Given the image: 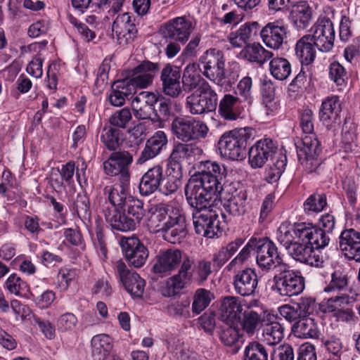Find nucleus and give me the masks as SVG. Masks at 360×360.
<instances>
[{
  "label": "nucleus",
  "instance_id": "obj_1",
  "mask_svg": "<svg viewBox=\"0 0 360 360\" xmlns=\"http://www.w3.org/2000/svg\"><path fill=\"white\" fill-rule=\"evenodd\" d=\"M200 171L191 176L185 186L188 203L200 207L208 200H215L219 195L229 193L231 186H226L227 169L214 161L201 162Z\"/></svg>",
  "mask_w": 360,
  "mask_h": 360
},
{
  "label": "nucleus",
  "instance_id": "obj_2",
  "mask_svg": "<svg viewBox=\"0 0 360 360\" xmlns=\"http://www.w3.org/2000/svg\"><path fill=\"white\" fill-rule=\"evenodd\" d=\"M212 274V264L205 259L194 262L190 257L185 255L178 273L169 278L166 281L167 294L170 297L175 295L186 284L194 283L198 285L203 284Z\"/></svg>",
  "mask_w": 360,
  "mask_h": 360
},
{
  "label": "nucleus",
  "instance_id": "obj_3",
  "mask_svg": "<svg viewBox=\"0 0 360 360\" xmlns=\"http://www.w3.org/2000/svg\"><path fill=\"white\" fill-rule=\"evenodd\" d=\"M313 112L310 109H304L300 115V127L304 136L300 146H297L298 160L308 173L316 172L320 165L318 158L321 148L320 142L314 133Z\"/></svg>",
  "mask_w": 360,
  "mask_h": 360
},
{
  "label": "nucleus",
  "instance_id": "obj_4",
  "mask_svg": "<svg viewBox=\"0 0 360 360\" xmlns=\"http://www.w3.org/2000/svg\"><path fill=\"white\" fill-rule=\"evenodd\" d=\"M265 271H272L274 284L271 289L281 296L292 297L301 293L304 289V279L298 272L290 269L279 253L274 257Z\"/></svg>",
  "mask_w": 360,
  "mask_h": 360
},
{
  "label": "nucleus",
  "instance_id": "obj_5",
  "mask_svg": "<svg viewBox=\"0 0 360 360\" xmlns=\"http://www.w3.org/2000/svg\"><path fill=\"white\" fill-rule=\"evenodd\" d=\"M255 131L250 127L240 128L224 133L217 146L220 155L231 160L245 158L248 145L255 138Z\"/></svg>",
  "mask_w": 360,
  "mask_h": 360
},
{
  "label": "nucleus",
  "instance_id": "obj_6",
  "mask_svg": "<svg viewBox=\"0 0 360 360\" xmlns=\"http://www.w3.org/2000/svg\"><path fill=\"white\" fill-rule=\"evenodd\" d=\"M252 250H255L257 253L256 262L257 265L264 271L269 268L274 257L278 253L276 245L268 238H251L228 264V270L230 271L236 265L243 264L250 257Z\"/></svg>",
  "mask_w": 360,
  "mask_h": 360
},
{
  "label": "nucleus",
  "instance_id": "obj_7",
  "mask_svg": "<svg viewBox=\"0 0 360 360\" xmlns=\"http://www.w3.org/2000/svg\"><path fill=\"white\" fill-rule=\"evenodd\" d=\"M198 68L202 74L217 85L222 86L225 80V59L224 53L217 49L207 50L199 58Z\"/></svg>",
  "mask_w": 360,
  "mask_h": 360
},
{
  "label": "nucleus",
  "instance_id": "obj_8",
  "mask_svg": "<svg viewBox=\"0 0 360 360\" xmlns=\"http://www.w3.org/2000/svg\"><path fill=\"white\" fill-rule=\"evenodd\" d=\"M171 128L176 137L186 143L203 139L209 131L204 122L194 117H176L172 121Z\"/></svg>",
  "mask_w": 360,
  "mask_h": 360
},
{
  "label": "nucleus",
  "instance_id": "obj_9",
  "mask_svg": "<svg viewBox=\"0 0 360 360\" xmlns=\"http://www.w3.org/2000/svg\"><path fill=\"white\" fill-rule=\"evenodd\" d=\"M185 219L186 217L179 207L160 203L155 206L148 222L154 232H160Z\"/></svg>",
  "mask_w": 360,
  "mask_h": 360
},
{
  "label": "nucleus",
  "instance_id": "obj_10",
  "mask_svg": "<svg viewBox=\"0 0 360 360\" xmlns=\"http://www.w3.org/2000/svg\"><path fill=\"white\" fill-rule=\"evenodd\" d=\"M218 96L209 84H204L198 91L186 98V108L192 115H202L216 110Z\"/></svg>",
  "mask_w": 360,
  "mask_h": 360
},
{
  "label": "nucleus",
  "instance_id": "obj_11",
  "mask_svg": "<svg viewBox=\"0 0 360 360\" xmlns=\"http://www.w3.org/2000/svg\"><path fill=\"white\" fill-rule=\"evenodd\" d=\"M211 201L208 200L207 204L202 207L188 203L193 208L192 215L195 233L209 238H212L217 235L219 227L218 215L212 210H207L210 207Z\"/></svg>",
  "mask_w": 360,
  "mask_h": 360
},
{
  "label": "nucleus",
  "instance_id": "obj_12",
  "mask_svg": "<svg viewBox=\"0 0 360 360\" xmlns=\"http://www.w3.org/2000/svg\"><path fill=\"white\" fill-rule=\"evenodd\" d=\"M310 41L317 49L323 53L330 51L334 45L335 30L332 20L326 16H319L311 27Z\"/></svg>",
  "mask_w": 360,
  "mask_h": 360
},
{
  "label": "nucleus",
  "instance_id": "obj_13",
  "mask_svg": "<svg viewBox=\"0 0 360 360\" xmlns=\"http://www.w3.org/2000/svg\"><path fill=\"white\" fill-rule=\"evenodd\" d=\"M112 32L116 36L117 43L122 46L134 41L138 34L134 15L129 13L117 15L112 22Z\"/></svg>",
  "mask_w": 360,
  "mask_h": 360
},
{
  "label": "nucleus",
  "instance_id": "obj_14",
  "mask_svg": "<svg viewBox=\"0 0 360 360\" xmlns=\"http://www.w3.org/2000/svg\"><path fill=\"white\" fill-rule=\"evenodd\" d=\"M277 150V143L271 138L264 137L257 141L248 151V161L251 167H262L269 160L274 158Z\"/></svg>",
  "mask_w": 360,
  "mask_h": 360
},
{
  "label": "nucleus",
  "instance_id": "obj_15",
  "mask_svg": "<svg viewBox=\"0 0 360 360\" xmlns=\"http://www.w3.org/2000/svg\"><path fill=\"white\" fill-rule=\"evenodd\" d=\"M114 269L125 290L131 295L141 297L144 291L145 281L135 271L129 270L121 259L115 262Z\"/></svg>",
  "mask_w": 360,
  "mask_h": 360
},
{
  "label": "nucleus",
  "instance_id": "obj_16",
  "mask_svg": "<svg viewBox=\"0 0 360 360\" xmlns=\"http://www.w3.org/2000/svg\"><path fill=\"white\" fill-rule=\"evenodd\" d=\"M193 29L190 20L186 17H177L162 26V34L165 39L184 44L188 40Z\"/></svg>",
  "mask_w": 360,
  "mask_h": 360
},
{
  "label": "nucleus",
  "instance_id": "obj_17",
  "mask_svg": "<svg viewBox=\"0 0 360 360\" xmlns=\"http://www.w3.org/2000/svg\"><path fill=\"white\" fill-rule=\"evenodd\" d=\"M120 244L125 258L131 265L139 268L145 264L148 251L137 237H122Z\"/></svg>",
  "mask_w": 360,
  "mask_h": 360
},
{
  "label": "nucleus",
  "instance_id": "obj_18",
  "mask_svg": "<svg viewBox=\"0 0 360 360\" xmlns=\"http://www.w3.org/2000/svg\"><path fill=\"white\" fill-rule=\"evenodd\" d=\"M232 284L235 292L240 296L254 295L258 287V276L255 269L246 267L233 275Z\"/></svg>",
  "mask_w": 360,
  "mask_h": 360
},
{
  "label": "nucleus",
  "instance_id": "obj_19",
  "mask_svg": "<svg viewBox=\"0 0 360 360\" xmlns=\"http://www.w3.org/2000/svg\"><path fill=\"white\" fill-rule=\"evenodd\" d=\"M183 258L181 251L177 249L160 251L155 257L153 271L160 277L167 276L183 262Z\"/></svg>",
  "mask_w": 360,
  "mask_h": 360
},
{
  "label": "nucleus",
  "instance_id": "obj_20",
  "mask_svg": "<svg viewBox=\"0 0 360 360\" xmlns=\"http://www.w3.org/2000/svg\"><path fill=\"white\" fill-rule=\"evenodd\" d=\"M202 149L194 143H177L174 146L169 158V167L180 176L182 162L201 154Z\"/></svg>",
  "mask_w": 360,
  "mask_h": 360
},
{
  "label": "nucleus",
  "instance_id": "obj_21",
  "mask_svg": "<svg viewBox=\"0 0 360 360\" xmlns=\"http://www.w3.org/2000/svg\"><path fill=\"white\" fill-rule=\"evenodd\" d=\"M287 251L296 261L309 266L320 267L323 264V257L307 242L297 240Z\"/></svg>",
  "mask_w": 360,
  "mask_h": 360
},
{
  "label": "nucleus",
  "instance_id": "obj_22",
  "mask_svg": "<svg viewBox=\"0 0 360 360\" xmlns=\"http://www.w3.org/2000/svg\"><path fill=\"white\" fill-rule=\"evenodd\" d=\"M335 295L323 302L321 309L324 313L334 312L339 321H349L352 319L354 313L352 309L342 308L354 301L349 295Z\"/></svg>",
  "mask_w": 360,
  "mask_h": 360
},
{
  "label": "nucleus",
  "instance_id": "obj_23",
  "mask_svg": "<svg viewBox=\"0 0 360 360\" xmlns=\"http://www.w3.org/2000/svg\"><path fill=\"white\" fill-rule=\"evenodd\" d=\"M259 34L267 47L278 50L287 37V27L278 20L270 22L262 28Z\"/></svg>",
  "mask_w": 360,
  "mask_h": 360
},
{
  "label": "nucleus",
  "instance_id": "obj_24",
  "mask_svg": "<svg viewBox=\"0 0 360 360\" xmlns=\"http://www.w3.org/2000/svg\"><path fill=\"white\" fill-rule=\"evenodd\" d=\"M181 71L179 67L166 65L161 70L160 81L165 94L172 98L178 97L182 92L180 84Z\"/></svg>",
  "mask_w": 360,
  "mask_h": 360
},
{
  "label": "nucleus",
  "instance_id": "obj_25",
  "mask_svg": "<svg viewBox=\"0 0 360 360\" xmlns=\"http://www.w3.org/2000/svg\"><path fill=\"white\" fill-rule=\"evenodd\" d=\"M158 96L152 92L142 91L134 97L131 102V108L134 117L138 120H150L154 115V107Z\"/></svg>",
  "mask_w": 360,
  "mask_h": 360
},
{
  "label": "nucleus",
  "instance_id": "obj_26",
  "mask_svg": "<svg viewBox=\"0 0 360 360\" xmlns=\"http://www.w3.org/2000/svg\"><path fill=\"white\" fill-rule=\"evenodd\" d=\"M103 213L107 224L113 230L126 232L134 231L136 224L124 212L117 210L115 207L104 205Z\"/></svg>",
  "mask_w": 360,
  "mask_h": 360
},
{
  "label": "nucleus",
  "instance_id": "obj_27",
  "mask_svg": "<svg viewBox=\"0 0 360 360\" xmlns=\"http://www.w3.org/2000/svg\"><path fill=\"white\" fill-rule=\"evenodd\" d=\"M339 245L347 258L360 262V232L354 229L342 231L339 237Z\"/></svg>",
  "mask_w": 360,
  "mask_h": 360
},
{
  "label": "nucleus",
  "instance_id": "obj_28",
  "mask_svg": "<svg viewBox=\"0 0 360 360\" xmlns=\"http://www.w3.org/2000/svg\"><path fill=\"white\" fill-rule=\"evenodd\" d=\"M165 180L162 166L156 165L148 169L141 176L139 185V193L142 196H148L158 190Z\"/></svg>",
  "mask_w": 360,
  "mask_h": 360
},
{
  "label": "nucleus",
  "instance_id": "obj_29",
  "mask_svg": "<svg viewBox=\"0 0 360 360\" xmlns=\"http://www.w3.org/2000/svg\"><path fill=\"white\" fill-rule=\"evenodd\" d=\"M298 238L302 239V241L307 242L309 246H311L313 250L324 248L326 247L330 241V238L324 231L321 229H318L311 224H306L301 223L298 229Z\"/></svg>",
  "mask_w": 360,
  "mask_h": 360
},
{
  "label": "nucleus",
  "instance_id": "obj_30",
  "mask_svg": "<svg viewBox=\"0 0 360 360\" xmlns=\"http://www.w3.org/2000/svg\"><path fill=\"white\" fill-rule=\"evenodd\" d=\"M159 70V65L148 60L143 61L132 70L131 81L137 88H146Z\"/></svg>",
  "mask_w": 360,
  "mask_h": 360
},
{
  "label": "nucleus",
  "instance_id": "obj_31",
  "mask_svg": "<svg viewBox=\"0 0 360 360\" xmlns=\"http://www.w3.org/2000/svg\"><path fill=\"white\" fill-rule=\"evenodd\" d=\"M289 18L296 30H305L311 23L313 9L307 1H299L292 7Z\"/></svg>",
  "mask_w": 360,
  "mask_h": 360
},
{
  "label": "nucleus",
  "instance_id": "obj_32",
  "mask_svg": "<svg viewBox=\"0 0 360 360\" xmlns=\"http://www.w3.org/2000/svg\"><path fill=\"white\" fill-rule=\"evenodd\" d=\"M242 305L238 297L227 296L224 297L219 307V318L226 324L238 323Z\"/></svg>",
  "mask_w": 360,
  "mask_h": 360
},
{
  "label": "nucleus",
  "instance_id": "obj_33",
  "mask_svg": "<svg viewBox=\"0 0 360 360\" xmlns=\"http://www.w3.org/2000/svg\"><path fill=\"white\" fill-rule=\"evenodd\" d=\"M229 191V193H226L224 198L226 202L224 204V209L233 216H241L247 212V193L245 191H238L234 189V191L230 193L234 188Z\"/></svg>",
  "mask_w": 360,
  "mask_h": 360
},
{
  "label": "nucleus",
  "instance_id": "obj_34",
  "mask_svg": "<svg viewBox=\"0 0 360 360\" xmlns=\"http://www.w3.org/2000/svg\"><path fill=\"white\" fill-rule=\"evenodd\" d=\"M259 24L257 22H248L242 25L238 30L229 34L228 39L233 47H242L248 41H252L257 36L259 30Z\"/></svg>",
  "mask_w": 360,
  "mask_h": 360
},
{
  "label": "nucleus",
  "instance_id": "obj_35",
  "mask_svg": "<svg viewBox=\"0 0 360 360\" xmlns=\"http://www.w3.org/2000/svg\"><path fill=\"white\" fill-rule=\"evenodd\" d=\"M68 206L73 215H77L84 223L89 222L91 216L90 201L86 193H78L68 198Z\"/></svg>",
  "mask_w": 360,
  "mask_h": 360
},
{
  "label": "nucleus",
  "instance_id": "obj_36",
  "mask_svg": "<svg viewBox=\"0 0 360 360\" xmlns=\"http://www.w3.org/2000/svg\"><path fill=\"white\" fill-rule=\"evenodd\" d=\"M218 113L225 120H236L241 113V101L235 96L225 94L219 101Z\"/></svg>",
  "mask_w": 360,
  "mask_h": 360
},
{
  "label": "nucleus",
  "instance_id": "obj_37",
  "mask_svg": "<svg viewBox=\"0 0 360 360\" xmlns=\"http://www.w3.org/2000/svg\"><path fill=\"white\" fill-rule=\"evenodd\" d=\"M240 56L251 63L262 65L273 58L274 53L265 49L259 43L245 46L240 52Z\"/></svg>",
  "mask_w": 360,
  "mask_h": 360
},
{
  "label": "nucleus",
  "instance_id": "obj_38",
  "mask_svg": "<svg viewBox=\"0 0 360 360\" xmlns=\"http://www.w3.org/2000/svg\"><path fill=\"white\" fill-rule=\"evenodd\" d=\"M341 103L338 96L326 97L322 102L320 110V120L326 125L335 121L341 112Z\"/></svg>",
  "mask_w": 360,
  "mask_h": 360
},
{
  "label": "nucleus",
  "instance_id": "obj_39",
  "mask_svg": "<svg viewBox=\"0 0 360 360\" xmlns=\"http://www.w3.org/2000/svg\"><path fill=\"white\" fill-rule=\"evenodd\" d=\"M181 77L182 91L191 92L193 90L198 91L204 84H208L196 71V64L194 63L188 64L184 68Z\"/></svg>",
  "mask_w": 360,
  "mask_h": 360
},
{
  "label": "nucleus",
  "instance_id": "obj_40",
  "mask_svg": "<svg viewBox=\"0 0 360 360\" xmlns=\"http://www.w3.org/2000/svg\"><path fill=\"white\" fill-rule=\"evenodd\" d=\"M295 55L302 65H308L314 62L316 58L314 45L306 34L302 37L296 43Z\"/></svg>",
  "mask_w": 360,
  "mask_h": 360
},
{
  "label": "nucleus",
  "instance_id": "obj_41",
  "mask_svg": "<svg viewBox=\"0 0 360 360\" xmlns=\"http://www.w3.org/2000/svg\"><path fill=\"white\" fill-rule=\"evenodd\" d=\"M91 355L94 360H105L110 354L112 345L106 334H99L91 339Z\"/></svg>",
  "mask_w": 360,
  "mask_h": 360
},
{
  "label": "nucleus",
  "instance_id": "obj_42",
  "mask_svg": "<svg viewBox=\"0 0 360 360\" xmlns=\"http://www.w3.org/2000/svg\"><path fill=\"white\" fill-rule=\"evenodd\" d=\"M324 292L336 293V295H348L349 288L347 274L340 269L333 272L330 281L325 287Z\"/></svg>",
  "mask_w": 360,
  "mask_h": 360
},
{
  "label": "nucleus",
  "instance_id": "obj_43",
  "mask_svg": "<svg viewBox=\"0 0 360 360\" xmlns=\"http://www.w3.org/2000/svg\"><path fill=\"white\" fill-rule=\"evenodd\" d=\"M271 352V345L252 341L245 348L243 360H270Z\"/></svg>",
  "mask_w": 360,
  "mask_h": 360
},
{
  "label": "nucleus",
  "instance_id": "obj_44",
  "mask_svg": "<svg viewBox=\"0 0 360 360\" xmlns=\"http://www.w3.org/2000/svg\"><path fill=\"white\" fill-rule=\"evenodd\" d=\"M301 319L293 325L292 328L293 333L302 338H317L319 330L315 321L308 317Z\"/></svg>",
  "mask_w": 360,
  "mask_h": 360
},
{
  "label": "nucleus",
  "instance_id": "obj_45",
  "mask_svg": "<svg viewBox=\"0 0 360 360\" xmlns=\"http://www.w3.org/2000/svg\"><path fill=\"white\" fill-rule=\"evenodd\" d=\"M300 226V224L292 226L290 224L283 223L277 229L276 240L281 245L285 247L286 250H288L291 245L295 243L297 240H302V239L298 238V229Z\"/></svg>",
  "mask_w": 360,
  "mask_h": 360
},
{
  "label": "nucleus",
  "instance_id": "obj_46",
  "mask_svg": "<svg viewBox=\"0 0 360 360\" xmlns=\"http://www.w3.org/2000/svg\"><path fill=\"white\" fill-rule=\"evenodd\" d=\"M261 94L263 103L265 104L266 114L270 115L278 108V105L275 101L276 84L271 79L264 78L261 82Z\"/></svg>",
  "mask_w": 360,
  "mask_h": 360
},
{
  "label": "nucleus",
  "instance_id": "obj_47",
  "mask_svg": "<svg viewBox=\"0 0 360 360\" xmlns=\"http://www.w3.org/2000/svg\"><path fill=\"white\" fill-rule=\"evenodd\" d=\"M291 71V64L286 58L276 57L269 62L270 74L276 80H285L290 75Z\"/></svg>",
  "mask_w": 360,
  "mask_h": 360
},
{
  "label": "nucleus",
  "instance_id": "obj_48",
  "mask_svg": "<svg viewBox=\"0 0 360 360\" xmlns=\"http://www.w3.org/2000/svg\"><path fill=\"white\" fill-rule=\"evenodd\" d=\"M105 191L108 193V199L111 204V205H109V207H115L118 210H121L129 197H132L123 184H116L112 187H107Z\"/></svg>",
  "mask_w": 360,
  "mask_h": 360
},
{
  "label": "nucleus",
  "instance_id": "obj_49",
  "mask_svg": "<svg viewBox=\"0 0 360 360\" xmlns=\"http://www.w3.org/2000/svg\"><path fill=\"white\" fill-rule=\"evenodd\" d=\"M287 157L283 153H280L276 158L273 164L267 167L264 173V179L269 184L276 183L285 169Z\"/></svg>",
  "mask_w": 360,
  "mask_h": 360
},
{
  "label": "nucleus",
  "instance_id": "obj_50",
  "mask_svg": "<svg viewBox=\"0 0 360 360\" xmlns=\"http://www.w3.org/2000/svg\"><path fill=\"white\" fill-rule=\"evenodd\" d=\"M144 202L136 197H129L128 201L121 210L134 220L136 225L139 224L145 215Z\"/></svg>",
  "mask_w": 360,
  "mask_h": 360
},
{
  "label": "nucleus",
  "instance_id": "obj_51",
  "mask_svg": "<svg viewBox=\"0 0 360 360\" xmlns=\"http://www.w3.org/2000/svg\"><path fill=\"white\" fill-rule=\"evenodd\" d=\"M284 328L278 322H271L265 325L262 335L265 345L275 347L283 338Z\"/></svg>",
  "mask_w": 360,
  "mask_h": 360
},
{
  "label": "nucleus",
  "instance_id": "obj_52",
  "mask_svg": "<svg viewBox=\"0 0 360 360\" xmlns=\"http://www.w3.org/2000/svg\"><path fill=\"white\" fill-rule=\"evenodd\" d=\"M121 131L112 127H105L101 134V141L109 150H115L119 145Z\"/></svg>",
  "mask_w": 360,
  "mask_h": 360
},
{
  "label": "nucleus",
  "instance_id": "obj_53",
  "mask_svg": "<svg viewBox=\"0 0 360 360\" xmlns=\"http://www.w3.org/2000/svg\"><path fill=\"white\" fill-rule=\"evenodd\" d=\"M5 287L11 294L23 297L29 291V285L16 274H11L5 283Z\"/></svg>",
  "mask_w": 360,
  "mask_h": 360
},
{
  "label": "nucleus",
  "instance_id": "obj_54",
  "mask_svg": "<svg viewBox=\"0 0 360 360\" xmlns=\"http://www.w3.org/2000/svg\"><path fill=\"white\" fill-rule=\"evenodd\" d=\"M161 232L164 233L163 237L168 242L173 244L180 243L187 235L186 221L185 219Z\"/></svg>",
  "mask_w": 360,
  "mask_h": 360
},
{
  "label": "nucleus",
  "instance_id": "obj_55",
  "mask_svg": "<svg viewBox=\"0 0 360 360\" xmlns=\"http://www.w3.org/2000/svg\"><path fill=\"white\" fill-rule=\"evenodd\" d=\"M110 155L115 159L118 165L123 169V182L129 181L130 172L129 167L133 162V155L127 150H114Z\"/></svg>",
  "mask_w": 360,
  "mask_h": 360
},
{
  "label": "nucleus",
  "instance_id": "obj_56",
  "mask_svg": "<svg viewBox=\"0 0 360 360\" xmlns=\"http://www.w3.org/2000/svg\"><path fill=\"white\" fill-rule=\"evenodd\" d=\"M327 205L325 194L314 193L304 202V212L308 214L321 212Z\"/></svg>",
  "mask_w": 360,
  "mask_h": 360
},
{
  "label": "nucleus",
  "instance_id": "obj_57",
  "mask_svg": "<svg viewBox=\"0 0 360 360\" xmlns=\"http://www.w3.org/2000/svg\"><path fill=\"white\" fill-rule=\"evenodd\" d=\"M213 295L210 291L200 288L195 291L193 302L192 304L193 311L197 314L202 312L210 303Z\"/></svg>",
  "mask_w": 360,
  "mask_h": 360
},
{
  "label": "nucleus",
  "instance_id": "obj_58",
  "mask_svg": "<svg viewBox=\"0 0 360 360\" xmlns=\"http://www.w3.org/2000/svg\"><path fill=\"white\" fill-rule=\"evenodd\" d=\"M261 318L259 314L256 311L249 310L245 311L243 314V318L240 321L239 319L238 323H239L244 331L249 335H252L257 328Z\"/></svg>",
  "mask_w": 360,
  "mask_h": 360
},
{
  "label": "nucleus",
  "instance_id": "obj_59",
  "mask_svg": "<svg viewBox=\"0 0 360 360\" xmlns=\"http://www.w3.org/2000/svg\"><path fill=\"white\" fill-rule=\"evenodd\" d=\"M158 110L154 108V115L151 121L153 122L167 120L172 114V101L165 97H158Z\"/></svg>",
  "mask_w": 360,
  "mask_h": 360
},
{
  "label": "nucleus",
  "instance_id": "obj_60",
  "mask_svg": "<svg viewBox=\"0 0 360 360\" xmlns=\"http://www.w3.org/2000/svg\"><path fill=\"white\" fill-rule=\"evenodd\" d=\"M30 294L34 303L41 309L49 307L56 299L55 292L51 290H46L39 293L36 288L33 289V291L30 292Z\"/></svg>",
  "mask_w": 360,
  "mask_h": 360
},
{
  "label": "nucleus",
  "instance_id": "obj_61",
  "mask_svg": "<svg viewBox=\"0 0 360 360\" xmlns=\"http://www.w3.org/2000/svg\"><path fill=\"white\" fill-rule=\"evenodd\" d=\"M132 119L131 113L128 108L116 110L109 117L110 124L119 129H125Z\"/></svg>",
  "mask_w": 360,
  "mask_h": 360
},
{
  "label": "nucleus",
  "instance_id": "obj_62",
  "mask_svg": "<svg viewBox=\"0 0 360 360\" xmlns=\"http://www.w3.org/2000/svg\"><path fill=\"white\" fill-rule=\"evenodd\" d=\"M95 232L96 238L94 239V245L95 248L99 251L103 259L107 258L108 250L106 247V239L103 233V226L99 219L95 221Z\"/></svg>",
  "mask_w": 360,
  "mask_h": 360
},
{
  "label": "nucleus",
  "instance_id": "obj_63",
  "mask_svg": "<svg viewBox=\"0 0 360 360\" xmlns=\"http://www.w3.org/2000/svg\"><path fill=\"white\" fill-rule=\"evenodd\" d=\"M182 174L178 176L176 173L175 175H169L167 178L165 177V180L160 184L158 190L161 193L165 195H169L176 193L181 186V180Z\"/></svg>",
  "mask_w": 360,
  "mask_h": 360
},
{
  "label": "nucleus",
  "instance_id": "obj_64",
  "mask_svg": "<svg viewBox=\"0 0 360 360\" xmlns=\"http://www.w3.org/2000/svg\"><path fill=\"white\" fill-rule=\"evenodd\" d=\"M270 360H294V352L290 345L271 346Z\"/></svg>",
  "mask_w": 360,
  "mask_h": 360
}]
</instances>
